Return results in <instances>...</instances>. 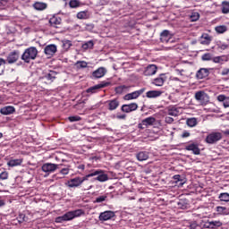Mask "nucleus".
<instances>
[{
  "instance_id": "nucleus-1",
  "label": "nucleus",
  "mask_w": 229,
  "mask_h": 229,
  "mask_svg": "<svg viewBox=\"0 0 229 229\" xmlns=\"http://www.w3.org/2000/svg\"><path fill=\"white\" fill-rule=\"evenodd\" d=\"M84 212L81 209H77L73 211H69L61 216L55 217V223H64L65 221H72L75 217H80L83 216Z\"/></svg>"
},
{
  "instance_id": "nucleus-2",
  "label": "nucleus",
  "mask_w": 229,
  "mask_h": 229,
  "mask_svg": "<svg viewBox=\"0 0 229 229\" xmlns=\"http://www.w3.org/2000/svg\"><path fill=\"white\" fill-rule=\"evenodd\" d=\"M84 212L81 209H77L73 211H69L61 216L55 217V223H64L65 221H72L75 217H80L83 216Z\"/></svg>"
},
{
  "instance_id": "nucleus-3",
  "label": "nucleus",
  "mask_w": 229,
  "mask_h": 229,
  "mask_svg": "<svg viewBox=\"0 0 229 229\" xmlns=\"http://www.w3.org/2000/svg\"><path fill=\"white\" fill-rule=\"evenodd\" d=\"M38 55V50H37V47H30L29 48H26L21 55V60L25 62V64H30L31 60H35L37 58V55Z\"/></svg>"
},
{
  "instance_id": "nucleus-4",
  "label": "nucleus",
  "mask_w": 229,
  "mask_h": 229,
  "mask_svg": "<svg viewBox=\"0 0 229 229\" xmlns=\"http://www.w3.org/2000/svg\"><path fill=\"white\" fill-rule=\"evenodd\" d=\"M83 182H85V177L77 176L66 182L65 185L66 187H69V189H76L78 187H81Z\"/></svg>"
},
{
  "instance_id": "nucleus-5",
  "label": "nucleus",
  "mask_w": 229,
  "mask_h": 229,
  "mask_svg": "<svg viewBox=\"0 0 229 229\" xmlns=\"http://www.w3.org/2000/svg\"><path fill=\"white\" fill-rule=\"evenodd\" d=\"M195 99L200 105H202V106H205V105H208L210 97H208V94H207L205 91H197L195 93Z\"/></svg>"
},
{
  "instance_id": "nucleus-6",
  "label": "nucleus",
  "mask_w": 229,
  "mask_h": 229,
  "mask_svg": "<svg viewBox=\"0 0 229 229\" xmlns=\"http://www.w3.org/2000/svg\"><path fill=\"white\" fill-rule=\"evenodd\" d=\"M221 139H223V133L214 131V132L209 133L206 137V142H207V144H216V142H219V140H221Z\"/></svg>"
},
{
  "instance_id": "nucleus-7",
  "label": "nucleus",
  "mask_w": 229,
  "mask_h": 229,
  "mask_svg": "<svg viewBox=\"0 0 229 229\" xmlns=\"http://www.w3.org/2000/svg\"><path fill=\"white\" fill-rule=\"evenodd\" d=\"M21 56V54L19 53V50L12 51L8 54L5 62L12 65V64H15Z\"/></svg>"
},
{
  "instance_id": "nucleus-8",
  "label": "nucleus",
  "mask_w": 229,
  "mask_h": 229,
  "mask_svg": "<svg viewBox=\"0 0 229 229\" xmlns=\"http://www.w3.org/2000/svg\"><path fill=\"white\" fill-rule=\"evenodd\" d=\"M41 169L43 173H47V174H51V173H55L56 169H58V165L53 163H45Z\"/></svg>"
},
{
  "instance_id": "nucleus-9",
  "label": "nucleus",
  "mask_w": 229,
  "mask_h": 229,
  "mask_svg": "<svg viewBox=\"0 0 229 229\" xmlns=\"http://www.w3.org/2000/svg\"><path fill=\"white\" fill-rule=\"evenodd\" d=\"M110 85V82H101L99 84H97L93 87L89 88L86 92L87 94H97V92H99L100 89H105V87H108Z\"/></svg>"
},
{
  "instance_id": "nucleus-10",
  "label": "nucleus",
  "mask_w": 229,
  "mask_h": 229,
  "mask_svg": "<svg viewBox=\"0 0 229 229\" xmlns=\"http://www.w3.org/2000/svg\"><path fill=\"white\" fill-rule=\"evenodd\" d=\"M145 90H146V89H141L136 90L134 92L128 93L127 95H125L123 97V99L125 101H131V99H137V98L141 96V94H144Z\"/></svg>"
},
{
  "instance_id": "nucleus-11",
  "label": "nucleus",
  "mask_w": 229,
  "mask_h": 229,
  "mask_svg": "<svg viewBox=\"0 0 229 229\" xmlns=\"http://www.w3.org/2000/svg\"><path fill=\"white\" fill-rule=\"evenodd\" d=\"M172 39H173V34L169 30H165L161 32L160 34L161 42L167 44L168 42H173Z\"/></svg>"
},
{
  "instance_id": "nucleus-12",
  "label": "nucleus",
  "mask_w": 229,
  "mask_h": 229,
  "mask_svg": "<svg viewBox=\"0 0 229 229\" xmlns=\"http://www.w3.org/2000/svg\"><path fill=\"white\" fill-rule=\"evenodd\" d=\"M113 217H115V213L109 210L100 213L98 219L99 221H110V219H113Z\"/></svg>"
},
{
  "instance_id": "nucleus-13",
  "label": "nucleus",
  "mask_w": 229,
  "mask_h": 229,
  "mask_svg": "<svg viewBox=\"0 0 229 229\" xmlns=\"http://www.w3.org/2000/svg\"><path fill=\"white\" fill-rule=\"evenodd\" d=\"M138 108H139V105H137V103L123 105L122 112H124L125 114H130V112H135V110H137Z\"/></svg>"
},
{
  "instance_id": "nucleus-14",
  "label": "nucleus",
  "mask_w": 229,
  "mask_h": 229,
  "mask_svg": "<svg viewBox=\"0 0 229 229\" xmlns=\"http://www.w3.org/2000/svg\"><path fill=\"white\" fill-rule=\"evenodd\" d=\"M223 226V223L221 221H208L203 225V228L207 229H216Z\"/></svg>"
},
{
  "instance_id": "nucleus-15",
  "label": "nucleus",
  "mask_w": 229,
  "mask_h": 229,
  "mask_svg": "<svg viewBox=\"0 0 229 229\" xmlns=\"http://www.w3.org/2000/svg\"><path fill=\"white\" fill-rule=\"evenodd\" d=\"M105 74H106V68L105 67H99L92 72V76L93 78H95V80H99V78H103Z\"/></svg>"
},
{
  "instance_id": "nucleus-16",
  "label": "nucleus",
  "mask_w": 229,
  "mask_h": 229,
  "mask_svg": "<svg viewBox=\"0 0 229 229\" xmlns=\"http://www.w3.org/2000/svg\"><path fill=\"white\" fill-rule=\"evenodd\" d=\"M0 114L2 115H12V114H15V107L13 106H6L0 109Z\"/></svg>"
},
{
  "instance_id": "nucleus-17",
  "label": "nucleus",
  "mask_w": 229,
  "mask_h": 229,
  "mask_svg": "<svg viewBox=\"0 0 229 229\" xmlns=\"http://www.w3.org/2000/svg\"><path fill=\"white\" fill-rule=\"evenodd\" d=\"M155 121H157V119L153 116L145 118L141 121V123L139 124V128H142V126H146L147 128L148 126H153L155 124Z\"/></svg>"
},
{
  "instance_id": "nucleus-18",
  "label": "nucleus",
  "mask_w": 229,
  "mask_h": 229,
  "mask_svg": "<svg viewBox=\"0 0 229 229\" xmlns=\"http://www.w3.org/2000/svg\"><path fill=\"white\" fill-rule=\"evenodd\" d=\"M57 51L56 45H48L45 47L44 53L47 56H53Z\"/></svg>"
},
{
  "instance_id": "nucleus-19",
  "label": "nucleus",
  "mask_w": 229,
  "mask_h": 229,
  "mask_svg": "<svg viewBox=\"0 0 229 229\" xmlns=\"http://www.w3.org/2000/svg\"><path fill=\"white\" fill-rule=\"evenodd\" d=\"M157 65L149 64L146 67L143 74L144 76H153L154 74H157Z\"/></svg>"
},
{
  "instance_id": "nucleus-20",
  "label": "nucleus",
  "mask_w": 229,
  "mask_h": 229,
  "mask_svg": "<svg viewBox=\"0 0 229 229\" xmlns=\"http://www.w3.org/2000/svg\"><path fill=\"white\" fill-rule=\"evenodd\" d=\"M41 79L53 82L55 80H56V72L49 71L48 72H45Z\"/></svg>"
},
{
  "instance_id": "nucleus-21",
  "label": "nucleus",
  "mask_w": 229,
  "mask_h": 229,
  "mask_svg": "<svg viewBox=\"0 0 229 229\" xmlns=\"http://www.w3.org/2000/svg\"><path fill=\"white\" fill-rule=\"evenodd\" d=\"M210 42H212V37L207 33L201 35L199 38V43L202 46H209Z\"/></svg>"
},
{
  "instance_id": "nucleus-22",
  "label": "nucleus",
  "mask_w": 229,
  "mask_h": 229,
  "mask_svg": "<svg viewBox=\"0 0 229 229\" xmlns=\"http://www.w3.org/2000/svg\"><path fill=\"white\" fill-rule=\"evenodd\" d=\"M186 151H192L193 155H199V147L196 143H191L185 147Z\"/></svg>"
},
{
  "instance_id": "nucleus-23",
  "label": "nucleus",
  "mask_w": 229,
  "mask_h": 229,
  "mask_svg": "<svg viewBox=\"0 0 229 229\" xmlns=\"http://www.w3.org/2000/svg\"><path fill=\"white\" fill-rule=\"evenodd\" d=\"M165 82V75L161 74L159 77L152 81V85H155L156 87H162Z\"/></svg>"
},
{
  "instance_id": "nucleus-24",
  "label": "nucleus",
  "mask_w": 229,
  "mask_h": 229,
  "mask_svg": "<svg viewBox=\"0 0 229 229\" xmlns=\"http://www.w3.org/2000/svg\"><path fill=\"white\" fill-rule=\"evenodd\" d=\"M208 74H209L208 69L200 68L196 73V78L198 80H203V78H207V76H208Z\"/></svg>"
},
{
  "instance_id": "nucleus-25",
  "label": "nucleus",
  "mask_w": 229,
  "mask_h": 229,
  "mask_svg": "<svg viewBox=\"0 0 229 229\" xmlns=\"http://www.w3.org/2000/svg\"><path fill=\"white\" fill-rule=\"evenodd\" d=\"M164 94V91L161 90H149L146 93L147 98L149 99L155 98H160Z\"/></svg>"
},
{
  "instance_id": "nucleus-26",
  "label": "nucleus",
  "mask_w": 229,
  "mask_h": 229,
  "mask_svg": "<svg viewBox=\"0 0 229 229\" xmlns=\"http://www.w3.org/2000/svg\"><path fill=\"white\" fill-rule=\"evenodd\" d=\"M108 110H116L119 107V100L117 98L107 100Z\"/></svg>"
},
{
  "instance_id": "nucleus-27",
  "label": "nucleus",
  "mask_w": 229,
  "mask_h": 229,
  "mask_svg": "<svg viewBox=\"0 0 229 229\" xmlns=\"http://www.w3.org/2000/svg\"><path fill=\"white\" fill-rule=\"evenodd\" d=\"M98 182H108V174H105L103 170H99V174H98L96 179Z\"/></svg>"
},
{
  "instance_id": "nucleus-28",
  "label": "nucleus",
  "mask_w": 229,
  "mask_h": 229,
  "mask_svg": "<svg viewBox=\"0 0 229 229\" xmlns=\"http://www.w3.org/2000/svg\"><path fill=\"white\" fill-rule=\"evenodd\" d=\"M217 101H219L220 103H223L225 108L229 107V97H226L225 95H218Z\"/></svg>"
},
{
  "instance_id": "nucleus-29",
  "label": "nucleus",
  "mask_w": 229,
  "mask_h": 229,
  "mask_svg": "<svg viewBox=\"0 0 229 229\" xmlns=\"http://www.w3.org/2000/svg\"><path fill=\"white\" fill-rule=\"evenodd\" d=\"M136 158L139 160V162H144V160H148V158H149V153L146 151L139 152L136 155Z\"/></svg>"
},
{
  "instance_id": "nucleus-30",
  "label": "nucleus",
  "mask_w": 229,
  "mask_h": 229,
  "mask_svg": "<svg viewBox=\"0 0 229 229\" xmlns=\"http://www.w3.org/2000/svg\"><path fill=\"white\" fill-rule=\"evenodd\" d=\"M173 179L175 181V183H178L180 187H182V185H185L187 182V179L183 178L180 174L174 175Z\"/></svg>"
},
{
  "instance_id": "nucleus-31",
  "label": "nucleus",
  "mask_w": 229,
  "mask_h": 229,
  "mask_svg": "<svg viewBox=\"0 0 229 229\" xmlns=\"http://www.w3.org/2000/svg\"><path fill=\"white\" fill-rule=\"evenodd\" d=\"M22 162H23L22 158L10 159L7 163V165L9 167H17V165H21Z\"/></svg>"
},
{
  "instance_id": "nucleus-32",
  "label": "nucleus",
  "mask_w": 229,
  "mask_h": 229,
  "mask_svg": "<svg viewBox=\"0 0 229 229\" xmlns=\"http://www.w3.org/2000/svg\"><path fill=\"white\" fill-rule=\"evenodd\" d=\"M49 23L53 28H58L62 24V19L54 16L49 20Z\"/></svg>"
},
{
  "instance_id": "nucleus-33",
  "label": "nucleus",
  "mask_w": 229,
  "mask_h": 229,
  "mask_svg": "<svg viewBox=\"0 0 229 229\" xmlns=\"http://www.w3.org/2000/svg\"><path fill=\"white\" fill-rule=\"evenodd\" d=\"M180 110H181L180 107H176V106L169 107L168 115H172L174 117H176V115L180 114Z\"/></svg>"
},
{
  "instance_id": "nucleus-34",
  "label": "nucleus",
  "mask_w": 229,
  "mask_h": 229,
  "mask_svg": "<svg viewBox=\"0 0 229 229\" xmlns=\"http://www.w3.org/2000/svg\"><path fill=\"white\" fill-rule=\"evenodd\" d=\"M33 7L35 8V10H46V8H47V4L46 3H42V2H36L33 5Z\"/></svg>"
},
{
  "instance_id": "nucleus-35",
  "label": "nucleus",
  "mask_w": 229,
  "mask_h": 229,
  "mask_svg": "<svg viewBox=\"0 0 229 229\" xmlns=\"http://www.w3.org/2000/svg\"><path fill=\"white\" fill-rule=\"evenodd\" d=\"M216 33H220V34H223V33H226V31H228V27H226V25H220V26H216L215 28Z\"/></svg>"
},
{
  "instance_id": "nucleus-36",
  "label": "nucleus",
  "mask_w": 229,
  "mask_h": 229,
  "mask_svg": "<svg viewBox=\"0 0 229 229\" xmlns=\"http://www.w3.org/2000/svg\"><path fill=\"white\" fill-rule=\"evenodd\" d=\"M218 199H220V201H224L225 203H228V201H229V193L228 192L220 193L219 196H218Z\"/></svg>"
},
{
  "instance_id": "nucleus-37",
  "label": "nucleus",
  "mask_w": 229,
  "mask_h": 229,
  "mask_svg": "<svg viewBox=\"0 0 229 229\" xmlns=\"http://www.w3.org/2000/svg\"><path fill=\"white\" fill-rule=\"evenodd\" d=\"M98 174H99V170H93L89 174H88L87 175L84 176V180H85V182H87V180H89V178H92L94 176H98Z\"/></svg>"
},
{
  "instance_id": "nucleus-38",
  "label": "nucleus",
  "mask_w": 229,
  "mask_h": 229,
  "mask_svg": "<svg viewBox=\"0 0 229 229\" xmlns=\"http://www.w3.org/2000/svg\"><path fill=\"white\" fill-rule=\"evenodd\" d=\"M225 58H226L225 55L216 56L213 57L212 62H214V64H223V62H226Z\"/></svg>"
},
{
  "instance_id": "nucleus-39",
  "label": "nucleus",
  "mask_w": 229,
  "mask_h": 229,
  "mask_svg": "<svg viewBox=\"0 0 229 229\" xmlns=\"http://www.w3.org/2000/svg\"><path fill=\"white\" fill-rule=\"evenodd\" d=\"M186 123L190 128H194V126L198 125V120L196 118H190Z\"/></svg>"
},
{
  "instance_id": "nucleus-40",
  "label": "nucleus",
  "mask_w": 229,
  "mask_h": 229,
  "mask_svg": "<svg viewBox=\"0 0 229 229\" xmlns=\"http://www.w3.org/2000/svg\"><path fill=\"white\" fill-rule=\"evenodd\" d=\"M199 13L198 12H193L191 13L190 15V21L191 22H196V21H199Z\"/></svg>"
},
{
  "instance_id": "nucleus-41",
  "label": "nucleus",
  "mask_w": 229,
  "mask_h": 229,
  "mask_svg": "<svg viewBox=\"0 0 229 229\" xmlns=\"http://www.w3.org/2000/svg\"><path fill=\"white\" fill-rule=\"evenodd\" d=\"M94 47V41L89 40L82 45V49H92Z\"/></svg>"
},
{
  "instance_id": "nucleus-42",
  "label": "nucleus",
  "mask_w": 229,
  "mask_h": 229,
  "mask_svg": "<svg viewBox=\"0 0 229 229\" xmlns=\"http://www.w3.org/2000/svg\"><path fill=\"white\" fill-rule=\"evenodd\" d=\"M201 60L203 62H210V60H213L212 54L210 53H206L201 56Z\"/></svg>"
},
{
  "instance_id": "nucleus-43",
  "label": "nucleus",
  "mask_w": 229,
  "mask_h": 229,
  "mask_svg": "<svg viewBox=\"0 0 229 229\" xmlns=\"http://www.w3.org/2000/svg\"><path fill=\"white\" fill-rule=\"evenodd\" d=\"M222 13H229V2H223V4H222Z\"/></svg>"
},
{
  "instance_id": "nucleus-44",
  "label": "nucleus",
  "mask_w": 229,
  "mask_h": 229,
  "mask_svg": "<svg viewBox=\"0 0 229 229\" xmlns=\"http://www.w3.org/2000/svg\"><path fill=\"white\" fill-rule=\"evenodd\" d=\"M126 89H128V87L123 85V86H118L116 89H115V92L116 94H123V92H124V90H126Z\"/></svg>"
},
{
  "instance_id": "nucleus-45",
  "label": "nucleus",
  "mask_w": 229,
  "mask_h": 229,
  "mask_svg": "<svg viewBox=\"0 0 229 229\" xmlns=\"http://www.w3.org/2000/svg\"><path fill=\"white\" fill-rule=\"evenodd\" d=\"M69 4H70L71 8H78V6H80V1H78V0H71Z\"/></svg>"
},
{
  "instance_id": "nucleus-46",
  "label": "nucleus",
  "mask_w": 229,
  "mask_h": 229,
  "mask_svg": "<svg viewBox=\"0 0 229 229\" xmlns=\"http://www.w3.org/2000/svg\"><path fill=\"white\" fill-rule=\"evenodd\" d=\"M76 65H77V67H80V69H85V68H87L88 64L85 61H78L76 63Z\"/></svg>"
},
{
  "instance_id": "nucleus-47",
  "label": "nucleus",
  "mask_w": 229,
  "mask_h": 229,
  "mask_svg": "<svg viewBox=\"0 0 229 229\" xmlns=\"http://www.w3.org/2000/svg\"><path fill=\"white\" fill-rule=\"evenodd\" d=\"M81 119V117H80L78 115H73V116L68 117V120L70 121V123H77Z\"/></svg>"
},
{
  "instance_id": "nucleus-48",
  "label": "nucleus",
  "mask_w": 229,
  "mask_h": 229,
  "mask_svg": "<svg viewBox=\"0 0 229 229\" xmlns=\"http://www.w3.org/2000/svg\"><path fill=\"white\" fill-rule=\"evenodd\" d=\"M106 200V195L99 196L96 199L95 203H103V201Z\"/></svg>"
},
{
  "instance_id": "nucleus-49",
  "label": "nucleus",
  "mask_w": 229,
  "mask_h": 229,
  "mask_svg": "<svg viewBox=\"0 0 229 229\" xmlns=\"http://www.w3.org/2000/svg\"><path fill=\"white\" fill-rule=\"evenodd\" d=\"M77 19H87V12L82 11L77 13Z\"/></svg>"
},
{
  "instance_id": "nucleus-50",
  "label": "nucleus",
  "mask_w": 229,
  "mask_h": 229,
  "mask_svg": "<svg viewBox=\"0 0 229 229\" xmlns=\"http://www.w3.org/2000/svg\"><path fill=\"white\" fill-rule=\"evenodd\" d=\"M216 212L218 214H226V208L218 206L216 207Z\"/></svg>"
},
{
  "instance_id": "nucleus-51",
  "label": "nucleus",
  "mask_w": 229,
  "mask_h": 229,
  "mask_svg": "<svg viewBox=\"0 0 229 229\" xmlns=\"http://www.w3.org/2000/svg\"><path fill=\"white\" fill-rule=\"evenodd\" d=\"M71 46H72V43H71L70 40H65L63 43V47H64V49H69V47H71Z\"/></svg>"
},
{
  "instance_id": "nucleus-52",
  "label": "nucleus",
  "mask_w": 229,
  "mask_h": 229,
  "mask_svg": "<svg viewBox=\"0 0 229 229\" xmlns=\"http://www.w3.org/2000/svg\"><path fill=\"white\" fill-rule=\"evenodd\" d=\"M165 122L167 123V124H173V123H174V119L171 116H166L165 118Z\"/></svg>"
},
{
  "instance_id": "nucleus-53",
  "label": "nucleus",
  "mask_w": 229,
  "mask_h": 229,
  "mask_svg": "<svg viewBox=\"0 0 229 229\" xmlns=\"http://www.w3.org/2000/svg\"><path fill=\"white\" fill-rule=\"evenodd\" d=\"M0 180H8V174H7V172H2L0 174Z\"/></svg>"
},
{
  "instance_id": "nucleus-54",
  "label": "nucleus",
  "mask_w": 229,
  "mask_h": 229,
  "mask_svg": "<svg viewBox=\"0 0 229 229\" xmlns=\"http://www.w3.org/2000/svg\"><path fill=\"white\" fill-rule=\"evenodd\" d=\"M218 48L222 49L223 51H225V49H228V45L225 44V43H219L217 44Z\"/></svg>"
},
{
  "instance_id": "nucleus-55",
  "label": "nucleus",
  "mask_w": 229,
  "mask_h": 229,
  "mask_svg": "<svg viewBox=\"0 0 229 229\" xmlns=\"http://www.w3.org/2000/svg\"><path fill=\"white\" fill-rule=\"evenodd\" d=\"M8 1L6 0H0V10H3L5 6H7Z\"/></svg>"
},
{
  "instance_id": "nucleus-56",
  "label": "nucleus",
  "mask_w": 229,
  "mask_h": 229,
  "mask_svg": "<svg viewBox=\"0 0 229 229\" xmlns=\"http://www.w3.org/2000/svg\"><path fill=\"white\" fill-rule=\"evenodd\" d=\"M60 174H64V176L69 174V168H63L60 170Z\"/></svg>"
},
{
  "instance_id": "nucleus-57",
  "label": "nucleus",
  "mask_w": 229,
  "mask_h": 229,
  "mask_svg": "<svg viewBox=\"0 0 229 229\" xmlns=\"http://www.w3.org/2000/svg\"><path fill=\"white\" fill-rule=\"evenodd\" d=\"M229 74V69L228 68H224L221 72L222 76H228Z\"/></svg>"
},
{
  "instance_id": "nucleus-58",
  "label": "nucleus",
  "mask_w": 229,
  "mask_h": 229,
  "mask_svg": "<svg viewBox=\"0 0 229 229\" xmlns=\"http://www.w3.org/2000/svg\"><path fill=\"white\" fill-rule=\"evenodd\" d=\"M187 137H191V132L184 131L182 134V139H187Z\"/></svg>"
},
{
  "instance_id": "nucleus-59",
  "label": "nucleus",
  "mask_w": 229,
  "mask_h": 229,
  "mask_svg": "<svg viewBox=\"0 0 229 229\" xmlns=\"http://www.w3.org/2000/svg\"><path fill=\"white\" fill-rule=\"evenodd\" d=\"M1 65H6V60L0 58V67Z\"/></svg>"
},
{
  "instance_id": "nucleus-60",
  "label": "nucleus",
  "mask_w": 229,
  "mask_h": 229,
  "mask_svg": "<svg viewBox=\"0 0 229 229\" xmlns=\"http://www.w3.org/2000/svg\"><path fill=\"white\" fill-rule=\"evenodd\" d=\"M117 119H126V114H120L116 116Z\"/></svg>"
},
{
  "instance_id": "nucleus-61",
  "label": "nucleus",
  "mask_w": 229,
  "mask_h": 229,
  "mask_svg": "<svg viewBox=\"0 0 229 229\" xmlns=\"http://www.w3.org/2000/svg\"><path fill=\"white\" fill-rule=\"evenodd\" d=\"M4 205H6L4 200H0V207H4Z\"/></svg>"
},
{
  "instance_id": "nucleus-62",
  "label": "nucleus",
  "mask_w": 229,
  "mask_h": 229,
  "mask_svg": "<svg viewBox=\"0 0 229 229\" xmlns=\"http://www.w3.org/2000/svg\"><path fill=\"white\" fill-rule=\"evenodd\" d=\"M190 228H191V229H196V224H191V225H190Z\"/></svg>"
},
{
  "instance_id": "nucleus-63",
  "label": "nucleus",
  "mask_w": 229,
  "mask_h": 229,
  "mask_svg": "<svg viewBox=\"0 0 229 229\" xmlns=\"http://www.w3.org/2000/svg\"><path fill=\"white\" fill-rule=\"evenodd\" d=\"M92 189V185L88 186L87 188L84 189V191H90Z\"/></svg>"
},
{
  "instance_id": "nucleus-64",
  "label": "nucleus",
  "mask_w": 229,
  "mask_h": 229,
  "mask_svg": "<svg viewBox=\"0 0 229 229\" xmlns=\"http://www.w3.org/2000/svg\"><path fill=\"white\" fill-rule=\"evenodd\" d=\"M224 134H225V135H229V129H228V130H225V131H224Z\"/></svg>"
}]
</instances>
